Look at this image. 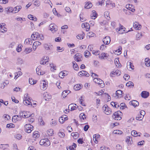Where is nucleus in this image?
Returning a JSON list of instances; mask_svg holds the SVG:
<instances>
[{
  "label": "nucleus",
  "mask_w": 150,
  "mask_h": 150,
  "mask_svg": "<svg viewBox=\"0 0 150 150\" xmlns=\"http://www.w3.org/2000/svg\"><path fill=\"white\" fill-rule=\"evenodd\" d=\"M40 144L41 145L47 146L50 145V143L48 139H41L40 142Z\"/></svg>",
  "instance_id": "obj_1"
},
{
  "label": "nucleus",
  "mask_w": 150,
  "mask_h": 150,
  "mask_svg": "<svg viewBox=\"0 0 150 150\" xmlns=\"http://www.w3.org/2000/svg\"><path fill=\"white\" fill-rule=\"evenodd\" d=\"M27 112L21 111L20 112V115L21 116L22 118H27L29 117H33L34 116V114H32L31 115H28L27 113Z\"/></svg>",
  "instance_id": "obj_2"
},
{
  "label": "nucleus",
  "mask_w": 150,
  "mask_h": 150,
  "mask_svg": "<svg viewBox=\"0 0 150 150\" xmlns=\"http://www.w3.org/2000/svg\"><path fill=\"white\" fill-rule=\"evenodd\" d=\"M24 127L25 131L28 133H30L33 130V127L30 124H26Z\"/></svg>",
  "instance_id": "obj_3"
},
{
  "label": "nucleus",
  "mask_w": 150,
  "mask_h": 150,
  "mask_svg": "<svg viewBox=\"0 0 150 150\" xmlns=\"http://www.w3.org/2000/svg\"><path fill=\"white\" fill-rule=\"evenodd\" d=\"M93 81L96 83L98 84H100L101 87H103L104 85L103 81L101 79L98 78H95L93 79Z\"/></svg>",
  "instance_id": "obj_4"
},
{
  "label": "nucleus",
  "mask_w": 150,
  "mask_h": 150,
  "mask_svg": "<svg viewBox=\"0 0 150 150\" xmlns=\"http://www.w3.org/2000/svg\"><path fill=\"white\" fill-rule=\"evenodd\" d=\"M22 119L21 116L18 115H14L12 118V121L14 122H16L17 121H21Z\"/></svg>",
  "instance_id": "obj_5"
},
{
  "label": "nucleus",
  "mask_w": 150,
  "mask_h": 150,
  "mask_svg": "<svg viewBox=\"0 0 150 150\" xmlns=\"http://www.w3.org/2000/svg\"><path fill=\"white\" fill-rule=\"evenodd\" d=\"M50 28V30L52 32L54 33L57 30V26L54 24H51L49 25Z\"/></svg>",
  "instance_id": "obj_6"
},
{
  "label": "nucleus",
  "mask_w": 150,
  "mask_h": 150,
  "mask_svg": "<svg viewBox=\"0 0 150 150\" xmlns=\"http://www.w3.org/2000/svg\"><path fill=\"white\" fill-rule=\"evenodd\" d=\"M75 60L78 62L81 61L82 60V57L81 54L77 53L74 56Z\"/></svg>",
  "instance_id": "obj_7"
},
{
  "label": "nucleus",
  "mask_w": 150,
  "mask_h": 150,
  "mask_svg": "<svg viewBox=\"0 0 150 150\" xmlns=\"http://www.w3.org/2000/svg\"><path fill=\"white\" fill-rule=\"evenodd\" d=\"M145 114V111L144 110H141L140 111V115H139L138 117H137L136 118V119L137 120H141L143 118Z\"/></svg>",
  "instance_id": "obj_8"
},
{
  "label": "nucleus",
  "mask_w": 150,
  "mask_h": 150,
  "mask_svg": "<svg viewBox=\"0 0 150 150\" xmlns=\"http://www.w3.org/2000/svg\"><path fill=\"white\" fill-rule=\"evenodd\" d=\"M68 119L67 116L66 115H63L59 117V122L62 124H63L64 122V121L67 120Z\"/></svg>",
  "instance_id": "obj_9"
},
{
  "label": "nucleus",
  "mask_w": 150,
  "mask_h": 150,
  "mask_svg": "<svg viewBox=\"0 0 150 150\" xmlns=\"http://www.w3.org/2000/svg\"><path fill=\"white\" fill-rule=\"evenodd\" d=\"M52 45L50 43H45L43 45V47L46 50H50L52 49Z\"/></svg>",
  "instance_id": "obj_10"
},
{
  "label": "nucleus",
  "mask_w": 150,
  "mask_h": 150,
  "mask_svg": "<svg viewBox=\"0 0 150 150\" xmlns=\"http://www.w3.org/2000/svg\"><path fill=\"white\" fill-rule=\"evenodd\" d=\"M78 75L79 76H84L87 77H88L89 76V74L87 72L85 71H80L78 73Z\"/></svg>",
  "instance_id": "obj_11"
},
{
  "label": "nucleus",
  "mask_w": 150,
  "mask_h": 150,
  "mask_svg": "<svg viewBox=\"0 0 150 150\" xmlns=\"http://www.w3.org/2000/svg\"><path fill=\"white\" fill-rule=\"evenodd\" d=\"M112 117L115 120H120L122 118L121 116L119 115V113L116 112L114 113L113 115L112 116Z\"/></svg>",
  "instance_id": "obj_12"
},
{
  "label": "nucleus",
  "mask_w": 150,
  "mask_h": 150,
  "mask_svg": "<svg viewBox=\"0 0 150 150\" xmlns=\"http://www.w3.org/2000/svg\"><path fill=\"white\" fill-rule=\"evenodd\" d=\"M103 42L104 43L105 45L108 44L110 42V38L109 36H106L105 38H103Z\"/></svg>",
  "instance_id": "obj_13"
},
{
  "label": "nucleus",
  "mask_w": 150,
  "mask_h": 150,
  "mask_svg": "<svg viewBox=\"0 0 150 150\" xmlns=\"http://www.w3.org/2000/svg\"><path fill=\"white\" fill-rule=\"evenodd\" d=\"M78 107V106L76 104L72 103L69 105L68 108L69 109H70V108L71 111H73L76 110Z\"/></svg>",
  "instance_id": "obj_14"
},
{
  "label": "nucleus",
  "mask_w": 150,
  "mask_h": 150,
  "mask_svg": "<svg viewBox=\"0 0 150 150\" xmlns=\"http://www.w3.org/2000/svg\"><path fill=\"white\" fill-rule=\"evenodd\" d=\"M106 6L109 8H112L115 6L114 3H112L110 0L107 1L106 2Z\"/></svg>",
  "instance_id": "obj_15"
},
{
  "label": "nucleus",
  "mask_w": 150,
  "mask_h": 150,
  "mask_svg": "<svg viewBox=\"0 0 150 150\" xmlns=\"http://www.w3.org/2000/svg\"><path fill=\"white\" fill-rule=\"evenodd\" d=\"M41 43L39 41H35L34 42L33 45V49L34 51H35L37 48V47L41 45Z\"/></svg>",
  "instance_id": "obj_16"
},
{
  "label": "nucleus",
  "mask_w": 150,
  "mask_h": 150,
  "mask_svg": "<svg viewBox=\"0 0 150 150\" xmlns=\"http://www.w3.org/2000/svg\"><path fill=\"white\" fill-rule=\"evenodd\" d=\"M149 95V92L146 91H143L141 93V96L144 98H147Z\"/></svg>",
  "instance_id": "obj_17"
},
{
  "label": "nucleus",
  "mask_w": 150,
  "mask_h": 150,
  "mask_svg": "<svg viewBox=\"0 0 150 150\" xmlns=\"http://www.w3.org/2000/svg\"><path fill=\"white\" fill-rule=\"evenodd\" d=\"M103 108H105L104 112L107 115L110 114L111 112V110L108 107L105 106L103 107Z\"/></svg>",
  "instance_id": "obj_18"
},
{
  "label": "nucleus",
  "mask_w": 150,
  "mask_h": 150,
  "mask_svg": "<svg viewBox=\"0 0 150 150\" xmlns=\"http://www.w3.org/2000/svg\"><path fill=\"white\" fill-rule=\"evenodd\" d=\"M30 98H24L23 101V103L25 105H30L31 104V103L30 101Z\"/></svg>",
  "instance_id": "obj_19"
},
{
  "label": "nucleus",
  "mask_w": 150,
  "mask_h": 150,
  "mask_svg": "<svg viewBox=\"0 0 150 150\" xmlns=\"http://www.w3.org/2000/svg\"><path fill=\"white\" fill-rule=\"evenodd\" d=\"M68 74L66 71H64L60 72L59 74V76L61 78H63L64 76L67 75Z\"/></svg>",
  "instance_id": "obj_20"
},
{
  "label": "nucleus",
  "mask_w": 150,
  "mask_h": 150,
  "mask_svg": "<svg viewBox=\"0 0 150 150\" xmlns=\"http://www.w3.org/2000/svg\"><path fill=\"white\" fill-rule=\"evenodd\" d=\"M129 104L130 105H132L133 106L135 107L139 105V102L136 100H133L129 102Z\"/></svg>",
  "instance_id": "obj_21"
},
{
  "label": "nucleus",
  "mask_w": 150,
  "mask_h": 150,
  "mask_svg": "<svg viewBox=\"0 0 150 150\" xmlns=\"http://www.w3.org/2000/svg\"><path fill=\"white\" fill-rule=\"evenodd\" d=\"M82 27L86 28V30L88 31L89 30L90 26L88 23H85L82 24Z\"/></svg>",
  "instance_id": "obj_22"
},
{
  "label": "nucleus",
  "mask_w": 150,
  "mask_h": 150,
  "mask_svg": "<svg viewBox=\"0 0 150 150\" xmlns=\"http://www.w3.org/2000/svg\"><path fill=\"white\" fill-rule=\"evenodd\" d=\"M43 81V83L42 84L41 83L40 86V88L41 90H45L46 88L47 84H46V82L45 81Z\"/></svg>",
  "instance_id": "obj_23"
},
{
  "label": "nucleus",
  "mask_w": 150,
  "mask_h": 150,
  "mask_svg": "<svg viewBox=\"0 0 150 150\" xmlns=\"http://www.w3.org/2000/svg\"><path fill=\"white\" fill-rule=\"evenodd\" d=\"M124 27L122 25H120V27L119 28H117L116 29V30L120 34H122L123 33V31H125V30H123L124 29Z\"/></svg>",
  "instance_id": "obj_24"
},
{
  "label": "nucleus",
  "mask_w": 150,
  "mask_h": 150,
  "mask_svg": "<svg viewBox=\"0 0 150 150\" xmlns=\"http://www.w3.org/2000/svg\"><path fill=\"white\" fill-rule=\"evenodd\" d=\"M39 35V33L38 32H36L32 35L31 37L33 38V40H35L37 38H38Z\"/></svg>",
  "instance_id": "obj_25"
},
{
  "label": "nucleus",
  "mask_w": 150,
  "mask_h": 150,
  "mask_svg": "<svg viewBox=\"0 0 150 150\" xmlns=\"http://www.w3.org/2000/svg\"><path fill=\"white\" fill-rule=\"evenodd\" d=\"M6 11H7V13H8L10 12L14 13V9L12 7H9L6 8Z\"/></svg>",
  "instance_id": "obj_26"
},
{
  "label": "nucleus",
  "mask_w": 150,
  "mask_h": 150,
  "mask_svg": "<svg viewBox=\"0 0 150 150\" xmlns=\"http://www.w3.org/2000/svg\"><path fill=\"white\" fill-rule=\"evenodd\" d=\"M22 6H18L14 8V13L18 12L21 8Z\"/></svg>",
  "instance_id": "obj_27"
},
{
  "label": "nucleus",
  "mask_w": 150,
  "mask_h": 150,
  "mask_svg": "<svg viewBox=\"0 0 150 150\" xmlns=\"http://www.w3.org/2000/svg\"><path fill=\"white\" fill-rule=\"evenodd\" d=\"M126 142L128 145L131 144L132 142V138L130 136H127L126 137Z\"/></svg>",
  "instance_id": "obj_28"
},
{
  "label": "nucleus",
  "mask_w": 150,
  "mask_h": 150,
  "mask_svg": "<svg viewBox=\"0 0 150 150\" xmlns=\"http://www.w3.org/2000/svg\"><path fill=\"white\" fill-rule=\"evenodd\" d=\"M7 31V29L4 26V25H1L0 24V31L2 33H4Z\"/></svg>",
  "instance_id": "obj_29"
},
{
  "label": "nucleus",
  "mask_w": 150,
  "mask_h": 150,
  "mask_svg": "<svg viewBox=\"0 0 150 150\" xmlns=\"http://www.w3.org/2000/svg\"><path fill=\"white\" fill-rule=\"evenodd\" d=\"M122 91L120 90H118L116 91L115 94H116L117 96H118V98H120L122 97Z\"/></svg>",
  "instance_id": "obj_30"
},
{
  "label": "nucleus",
  "mask_w": 150,
  "mask_h": 150,
  "mask_svg": "<svg viewBox=\"0 0 150 150\" xmlns=\"http://www.w3.org/2000/svg\"><path fill=\"white\" fill-rule=\"evenodd\" d=\"M91 18L92 19H95L97 17V14L95 10H93L92 13L91 15Z\"/></svg>",
  "instance_id": "obj_31"
},
{
  "label": "nucleus",
  "mask_w": 150,
  "mask_h": 150,
  "mask_svg": "<svg viewBox=\"0 0 150 150\" xmlns=\"http://www.w3.org/2000/svg\"><path fill=\"white\" fill-rule=\"evenodd\" d=\"M33 42L32 40L30 39H26L25 41V43H26V44L28 45H31L32 44Z\"/></svg>",
  "instance_id": "obj_32"
},
{
  "label": "nucleus",
  "mask_w": 150,
  "mask_h": 150,
  "mask_svg": "<svg viewBox=\"0 0 150 150\" xmlns=\"http://www.w3.org/2000/svg\"><path fill=\"white\" fill-rule=\"evenodd\" d=\"M133 26L136 30H140L142 27L141 25L135 23H133Z\"/></svg>",
  "instance_id": "obj_33"
},
{
  "label": "nucleus",
  "mask_w": 150,
  "mask_h": 150,
  "mask_svg": "<svg viewBox=\"0 0 150 150\" xmlns=\"http://www.w3.org/2000/svg\"><path fill=\"white\" fill-rule=\"evenodd\" d=\"M92 6V4L90 2H88L86 3L85 5V8H89Z\"/></svg>",
  "instance_id": "obj_34"
},
{
  "label": "nucleus",
  "mask_w": 150,
  "mask_h": 150,
  "mask_svg": "<svg viewBox=\"0 0 150 150\" xmlns=\"http://www.w3.org/2000/svg\"><path fill=\"white\" fill-rule=\"evenodd\" d=\"M145 64L147 67L150 66V59L149 58H146L145 59Z\"/></svg>",
  "instance_id": "obj_35"
},
{
  "label": "nucleus",
  "mask_w": 150,
  "mask_h": 150,
  "mask_svg": "<svg viewBox=\"0 0 150 150\" xmlns=\"http://www.w3.org/2000/svg\"><path fill=\"white\" fill-rule=\"evenodd\" d=\"M40 135L38 131L34 132L33 134V137L35 138H37L39 137Z\"/></svg>",
  "instance_id": "obj_36"
},
{
  "label": "nucleus",
  "mask_w": 150,
  "mask_h": 150,
  "mask_svg": "<svg viewBox=\"0 0 150 150\" xmlns=\"http://www.w3.org/2000/svg\"><path fill=\"white\" fill-rule=\"evenodd\" d=\"M81 87V86L79 84H77L75 85L74 87V88L76 90H80Z\"/></svg>",
  "instance_id": "obj_37"
},
{
  "label": "nucleus",
  "mask_w": 150,
  "mask_h": 150,
  "mask_svg": "<svg viewBox=\"0 0 150 150\" xmlns=\"http://www.w3.org/2000/svg\"><path fill=\"white\" fill-rule=\"evenodd\" d=\"M83 13H81L79 15L80 21L82 22L86 20V19L83 17Z\"/></svg>",
  "instance_id": "obj_38"
},
{
  "label": "nucleus",
  "mask_w": 150,
  "mask_h": 150,
  "mask_svg": "<svg viewBox=\"0 0 150 150\" xmlns=\"http://www.w3.org/2000/svg\"><path fill=\"white\" fill-rule=\"evenodd\" d=\"M28 18L30 20L36 21L37 20V18L33 16L32 15H29L28 16Z\"/></svg>",
  "instance_id": "obj_39"
},
{
  "label": "nucleus",
  "mask_w": 150,
  "mask_h": 150,
  "mask_svg": "<svg viewBox=\"0 0 150 150\" xmlns=\"http://www.w3.org/2000/svg\"><path fill=\"white\" fill-rule=\"evenodd\" d=\"M131 134L132 136L134 137H136L137 136H140V135H138V133L135 130H133L131 132Z\"/></svg>",
  "instance_id": "obj_40"
},
{
  "label": "nucleus",
  "mask_w": 150,
  "mask_h": 150,
  "mask_svg": "<svg viewBox=\"0 0 150 150\" xmlns=\"http://www.w3.org/2000/svg\"><path fill=\"white\" fill-rule=\"evenodd\" d=\"M79 117L80 119L84 120L86 118V116L83 113H81L79 115Z\"/></svg>",
  "instance_id": "obj_41"
},
{
  "label": "nucleus",
  "mask_w": 150,
  "mask_h": 150,
  "mask_svg": "<svg viewBox=\"0 0 150 150\" xmlns=\"http://www.w3.org/2000/svg\"><path fill=\"white\" fill-rule=\"evenodd\" d=\"M71 135L72 136L74 137V139H76V138L79 137V135L78 133L76 132L72 133Z\"/></svg>",
  "instance_id": "obj_42"
},
{
  "label": "nucleus",
  "mask_w": 150,
  "mask_h": 150,
  "mask_svg": "<svg viewBox=\"0 0 150 150\" xmlns=\"http://www.w3.org/2000/svg\"><path fill=\"white\" fill-rule=\"evenodd\" d=\"M72 64H73V67L74 69L76 70H77L79 68L77 64L74 61L72 62Z\"/></svg>",
  "instance_id": "obj_43"
},
{
  "label": "nucleus",
  "mask_w": 150,
  "mask_h": 150,
  "mask_svg": "<svg viewBox=\"0 0 150 150\" xmlns=\"http://www.w3.org/2000/svg\"><path fill=\"white\" fill-rule=\"evenodd\" d=\"M69 91H64L62 92V96L63 98H64L67 96V94L68 93Z\"/></svg>",
  "instance_id": "obj_44"
},
{
  "label": "nucleus",
  "mask_w": 150,
  "mask_h": 150,
  "mask_svg": "<svg viewBox=\"0 0 150 150\" xmlns=\"http://www.w3.org/2000/svg\"><path fill=\"white\" fill-rule=\"evenodd\" d=\"M6 127L8 128H13L15 127V125L13 123L8 124L7 125Z\"/></svg>",
  "instance_id": "obj_45"
},
{
  "label": "nucleus",
  "mask_w": 150,
  "mask_h": 150,
  "mask_svg": "<svg viewBox=\"0 0 150 150\" xmlns=\"http://www.w3.org/2000/svg\"><path fill=\"white\" fill-rule=\"evenodd\" d=\"M34 5L36 6H39L40 5V1L39 0L35 1L34 2Z\"/></svg>",
  "instance_id": "obj_46"
},
{
  "label": "nucleus",
  "mask_w": 150,
  "mask_h": 150,
  "mask_svg": "<svg viewBox=\"0 0 150 150\" xmlns=\"http://www.w3.org/2000/svg\"><path fill=\"white\" fill-rule=\"evenodd\" d=\"M113 133L115 134H121L122 132L120 130H115L113 131Z\"/></svg>",
  "instance_id": "obj_47"
},
{
  "label": "nucleus",
  "mask_w": 150,
  "mask_h": 150,
  "mask_svg": "<svg viewBox=\"0 0 150 150\" xmlns=\"http://www.w3.org/2000/svg\"><path fill=\"white\" fill-rule=\"evenodd\" d=\"M29 83L30 84H34L36 83V81H34V80L32 78H31V79L30 78L29 79Z\"/></svg>",
  "instance_id": "obj_48"
},
{
  "label": "nucleus",
  "mask_w": 150,
  "mask_h": 150,
  "mask_svg": "<svg viewBox=\"0 0 150 150\" xmlns=\"http://www.w3.org/2000/svg\"><path fill=\"white\" fill-rule=\"evenodd\" d=\"M114 75H116L117 76H119L121 74V72L118 70H116L115 71H114Z\"/></svg>",
  "instance_id": "obj_49"
},
{
  "label": "nucleus",
  "mask_w": 150,
  "mask_h": 150,
  "mask_svg": "<svg viewBox=\"0 0 150 150\" xmlns=\"http://www.w3.org/2000/svg\"><path fill=\"white\" fill-rule=\"evenodd\" d=\"M26 54H28L31 52L32 50L31 48H27L25 49Z\"/></svg>",
  "instance_id": "obj_50"
},
{
  "label": "nucleus",
  "mask_w": 150,
  "mask_h": 150,
  "mask_svg": "<svg viewBox=\"0 0 150 150\" xmlns=\"http://www.w3.org/2000/svg\"><path fill=\"white\" fill-rule=\"evenodd\" d=\"M58 135L60 137H64L65 136L64 133L63 132H59L58 133Z\"/></svg>",
  "instance_id": "obj_51"
},
{
  "label": "nucleus",
  "mask_w": 150,
  "mask_h": 150,
  "mask_svg": "<svg viewBox=\"0 0 150 150\" xmlns=\"http://www.w3.org/2000/svg\"><path fill=\"white\" fill-rule=\"evenodd\" d=\"M106 57L105 54L104 53H102L99 56V58L101 59H103L104 57Z\"/></svg>",
  "instance_id": "obj_52"
},
{
  "label": "nucleus",
  "mask_w": 150,
  "mask_h": 150,
  "mask_svg": "<svg viewBox=\"0 0 150 150\" xmlns=\"http://www.w3.org/2000/svg\"><path fill=\"white\" fill-rule=\"evenodd\" d=\"M127 86L129 87L130 86H134L133 83L131 81H129L126 84Z\"/></svg>",
  "instance_id": "obj_53"
},
{
  "label": "nucleus",
  "mask_w": 150,
  "mask_h": 150,
  "mask_svg": "<svg viewBox=\"0 0 150 150\" xmlns=\"http://www.w3.org/2000/svg\"><path fill=\"white\" fill-rule=\"evenodd\" d=\"M84 53L85 56L86 57H87L89 56L91 54L90 52L88 50L85 51Z\"/></svg>",
  "instance_id": "obj_54"
},
{
  "label": "nucleus",
  "mask_w": 150,
  "mask_h": 150,
  "mask_svg": "<svg viewBox=\"0 0 150 150\" xmlns=\"http://www.w3.org/2000/svg\"><path fill=\"white\" fill-rule=\"evenodd\" d=\"M83 101V100L82 99V97L81 96L79 98V103H80V104L83 106H85L86 105L84 104L83 103H82Z\"/></svg>",
  "instance_id": "obj_55"
},
{
  "label": "nucleus",
  "mask_w": 150,
  "mask_h": 150,
  "mask_svg": "<svg viewBox=\"0 0 150 150\" xmlns=\"http://www.w3.org/2000/svg\"><path fill=\"white\" fill-rule=\"evenodd\" d=\"M3 117L6 120H8L9 119H10V116L8 115H4L3 116Z\"/></svg>",
  "instance_id": "obj_56"
},
{
  "label": "nucleus",
  "mask_w": 150,
  "mask_h": 150,
  "mask_svg": "<svg viewBox=\"0 0 150 150\" xmlns=\"http://www.w3.org/2000/svg\"><path fill=\"white\" fill-rule=\"evenodd\" d=\"M48 59H47V60H42L40 61V63L41 64H46V63L47 62H48Z\"/></svg>",
  "instance_id": "obj_57"
},
{
  "label": "nucleus",
  "mask_w": 150,
  "mask_h": 150,
  "mask_svg": "<svg viewBox=\"0 0 150 150\" xmlns=\"http://www.w3.org/2000/svg\"><path fill=\"white\" fill-rule=\"evenodd\" d=\"M126 107V105L124 103H122L120 105V108L122 109H123Z\"/></svg>",
  "instance_id": "obj_58"
},
{
  "label": "nucleus",
  "mask_w": 150,
  "mask_h": 150,
  "mask_svg": "<svg viewBox=\"0 0 150 150\" xmlns=\"http://www.w3.org/2000/svg\"><path fill=\"white\" fill-rule=\"evenodd\" d=\"M22 137L21 135L19 134H17L15 136V137L18 140L20 139Z\"/></svg>",
  "instance_id": "obj_59"
},
{
  "label": "nucleus",
  "mask_w": 150,
  "mask_h": 150,
  "mask_svg": "<svg viewBox=\"0 0 150 150\" xmlns=\"http://www.w3.org/2000/svg\"><path fill=\"white\" fill-rule=\"evenodd\" d=\"M48 134L49 135H52L53 134V131L52 129H50L47 132Z\"/></svg>",
  "instance_id": "obj_60"
},
{
  "label": "nucleus",
  "mask_w": 150,
  "mask_h": 150,
  "mask_svg": "<svg viewBox=\"0 0 150 150\" xmlns=\"http://www.w3.org/2000/svg\"><path fill=\"white\" fill-rule=\"evenodd\" d=\"M130 78V76L128 74H125L124 76V78L125 80H127Z\"/></svg>",
  "instance_id": "obj_61"
},
{
  "label": "nucleus",
  "mask_w": 150,
  "mask_h": 150,
  "mask_svg": "<svg viewBox=\"0 0 150 150\" xmlns=\"http://www.w3.org/2000/svg\"><path fill=\"white\" fill-rule=\"evenodd\" d=\"M109 15V13L108 11H105L104 13V16L105 18H107Z\"/></svg>",
  "instance_id": "obj_62"
},
{
  "label": "nucleus",
  "mask_w": 150,
  "mask_h": 150,
  "mask_svg": "<svg viewBox=\"0 0 150 150\" xmlns=\"http://www.w3.org/2000/svg\"><path fill=\"white\" fill-rule=\"evenodd\" d=\"M83 35H82L81 34H79L77 36V38L78 39H83Z\"/></svg>",
  "instance_id": "obj_63"
},
{
  "label": "nucleus",
  "mask_w": 150,
  "mask_h": 150,
  "mask_svg": "<svg viewBox=\"0 0 150 150\" xmlns=\"http://www.w3.org/2000/svg\"><path fill=\"white\" fill-rule=\"evenodd\" d=\"M17 62L19 64H22L23 63V61L21 58H18L17 59Z\"/></svg>",
  "instance_id": "obj_64"
}]
</instances>
